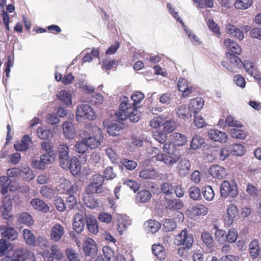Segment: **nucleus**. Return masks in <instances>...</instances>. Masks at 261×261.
<instances>
[{
  "label": "nucleus",
  "instance_id": "29",
  "mask_svg": "<svg viewBox=\"0 0 261 261\" xmlns=\"http://www.w3.org/2000/svg\"><path fill=\"white\" fill-rule=\"evenodd\" d=\"M170 136L175 146H183L187 142L186 136L180 133H174Z\"/></svg>",
  "mask_w": 261,
  "mask_h": 261
},
{
  "label": "nucleus",
  "instance_id": "41",
  "mask_svg": "<svg viewBox=\"0 0 261 261\" xmlns=\"http://www.w3.org/2000/svg\"><path fill=\"white\" fill-rule=\"evenodd\" d=\"M230 151L234 155L241 156L245 152L244 147L240 143H236L229 146Z\"/></svg>",
  "mask_w": 261,
  "mask_h": 261
},
{
  "label": "nucleus",
  "instance_id": "40",
  "mask_svg": "<svg viewBox=\"0 0 261 261\" xmlns=\"http://www.w3.org/2000/svg\"><path fill=\"white\" fill-rule=\"evenodd\" d=\"M185 32L190 39L191 42L195 45H200L202 44V41L199 39V38L194 34L192 31L188 29L186 25L184 24V25H182Z\"/></svg>",
  "mask_w": 261,
  "mask_h": 261
},
{
  "label": "nucleus",
  "instance_id": "42",
  "mask_svg": "<svg viewBox=\"0 0 261 261\" xmlns=\"http://www.w3.org/2000/svg\"><path fill=\"white\" fill-rule=\"evenodd\" d=\"M37 136L43 140L48 139L52 137V132L50 129L44 127H39L36 130Z\"/></svg>",
  "mask_w": 261,
  "mask_h": 261
},
{
  "label": "nucleus",
  "instance_id": "7",
  "mask_svg": "<svg viewBox=\"0 0 261 261\" xmlns=\"http://www.w3.org/2000/svg\"><path fill=\"white\" fill-rule=\"evenodd\" d=\"M176 172L180 178H184L188 176L191 171V163L186 158H181L177 163L176 168Z\"/></svg>",
  "mask_w": 261,
  "mask_h": 261
},
{
  "label": "nucleus",
  "instance_id": "25",
  "mask_svg": "<svg viewBox=\"0 0 261 261\" xmlns=\"http://www.w3.org/2000/svg\"><path fill=\"white\" fill-rule=\"evenodd\" d=\"M161 224L154 220H149L144 224V229L147 233H155L161 228Z\"/></svg>",
  "mask_w": 261,
  "mask_h": 261
},
{
  "label": "nucleus",
  "instance_id": "1",
  "mask_svg": "<svg viewBox=\"0 0 261 261\" xmlns=\"http://www.w3.org/2000/svg\"><path fill=\"white\" fill-rule=\"evenodd\" d=\"M164 144L163 149L167 154L162 153L157 147H152L151 150L154 154L153 157L156 160L163 162L167 165H172L177 163L179 159V157L174 155L175 152V146L173 143L169 142Z\"/></svg>",
  "mask_w": 261,
  "mask_h": 261
},
{
  "label": "nucleus",
  "instance_id": "44",
  "mask_svg": "<svg viewBox=\"0 0 261 261\" xmlns=\"http://www.w3.org/2000/svg\"><path fill=\"white\" fill-rule=\"evenodd\" d=\"M17 232L16 230L12 227H7L2 233L3 238L9 240H14L17 237Z\"/></svg>",
  "mask_w": 261,
  "mask_h": 261
},
{
  "label": "nucleus",
  "instance_id": "28",
  "mask_svg": "<svg viewBox=\"0 0 261 261\" xmlns=\"http://www.w3.org/2000/svg\"><path fill=\"white\" fill-rule=\"evenodd\" d=\"M210 173L214 177L218 179L223 178L226 175L225 168L219 165L212 166L210 169Z\"/></svg>",
  "mask_w": 261,
  "mask_h": 261
},
{
  "label": "nucleus",
  "instance_id": "57",
  "mask_svg": "<svg viewBox=\"0 0 261 261\" xmlns=\"http://www.w3.org/2000/svg\"><path fill=\"white\" fill-rule=\"evenodd\" d=\"M226 55L227 58L234 67L241 65L242 62L241 60L238 57V55L230 53H226Z\"/></svg>",
  "mask_w": 261,
  "mask_h": 261
},
{
  "label": "nucleus",
  "instance_id": "5",
  "mask_svg": "<svg viewBox=\"0 0 261 261\" xmlns=\"http://www.w3.org/2000/svg\"><path fill=\"white\" fill-rule=\"evenodd\" d=\"M56 152L60 166L62 168L67 167L68 161L71 158L70 156L69 148L67 145L65 144L58 145Z\"/></svg>",
  "mask_w": 261,
  "mask_h": 261
},
{
  "label": "nucleus",
  "instance_id": "30",
  "mask_svg": "<svg viewBox=\"0 0 261 261\" xmlns=\"http://www.w3.org/2000/svg\"><path fill=\"white\" fill-rule=\"evenodd\" d=\"M151 194L148 190H142L137 194L136 200L138 203H146L151 199Z\"/></svg>",
  "mask_w": 261,
  "mask_h": 261
},
{
  "label": "nucleus",
  "instance_id": "59",
  "mask_svg": "<svg viewBox=\"0 0 261 261\" xmlns=\"http://www.w3.org/2000/svg\"><path fill=\"white\" fill-rule=\"evenodd\" d=\"M165 120L164 114L160 115L159 117L153 118L150 122V125L153 128H158L162 126L163 123Z\"/></svg>",
  "mask_w": 261,
  "mask_h": 261
},
{
  "label": "nucleus",
  "instance_id": "13",
  "mask_svg": "<svg viewBox=\"0 0 261 261\" xmlns=\"http://www.w3.org/2000/svg\"><path fill=\"white\" fill-rule=\"evenodd\" d=\"M208 136L211 140L221 143H225L228 140L227 135L218 129H212L208 132Z\"/></svg>",
  "mask_w": 261,
  "mask_h": 261
},
{
  "label": "nucleus",
  "instance_id": "26",
  "mask_svg": "<svg viewBox=\"0 0 261 261\" xmlns=\"http://www.w3.org/2000/svg\"><path fill=\"white\" fill-rule=\"evenodd\" d=\"M86 225L90 232L96 234L98 231V227L95 218L92 215H88L87 217Z\"/></svg>",
  "mask_w": 261,
  "mask_h": 261
},
{
  "label": "nucleus",
  "instance_id": "10",
  "mask_svg": "<svg viewBox=\"0 0 261 261\" xmlns=\"http://www.w3.org/2000/svg\"><path fill=\"white\" fill-rule=\"evenodd\" d=\"M220 193L222 197L226 198L228 195L235 197L238 194V191L236 186H231L228 181L224 180L221 185Z\"/></svg>",
  "mask_w": 261,
  "mask_h": 261
},
{
  "label": "nucleus",
  "instance_id": "47",
  "mask_svg": "<svg viewBox=\"0 0 261 261\" xmlns=\"http://www.w3.org/2000/svg\"><path fill=\"white\" fill-rule=\"evenodd\" d=\"M10 182L11 180L9 177L4 176L0 177L1 192L2 194H5L8 192V189Z\"/></svg>",
  "mask_w": 261,
  "mask_h": 261
},
{
  "label": "nucleus",
  "instance_id": "43",
  "mask_svg": "<svg viewBox=\"0 0 261 261\" xmlns=\"http://www.w3.org/2000/svg\"><path fill=\"white\" fill-rule=\"evenodd\" d=\"M120 162L127 170L130 171L135 170L138 165L136 161L126 158L121 159Z\"/></svg>",
  "mask_w": 261,
  "mask_h": 261
},
{
  "label": "nucleus",
  "instance_id": "60",
  "mask_svg": "<svg viewBox=\"0 0 261 261\" xmlns=\"http://www.w3.org/2000/svg\"><path fill=\"white\" fill-rule=\"evenodd\" d=\"M102 69L108 71L116 67L117 64L115 60L107 58L102 62Z\"/></svg>",
  "mask_w": 261,
  "mask_h": 261
},
{
  "label": "nucleus",
  "instance_id": "2",
  "mask_svg": "<svg viewBox=\"0 0 261 261\" xmlns=\"http://www.w3.org/2000/svg\"><path fill=\"white\" fill-rule=\"evenodd\" d=\"M91 133L84 132L82 136L83 141H84L88 147L91 149L97 148L103 140V136L101 129L97 126H93L91 128Z\"/></svg>",
  "mask_w": 261,
  "mask_h": 261
},
{
  "label": "nucleus",
  "instance_id": "51",
  "mask_svg": "<svg viewBox=\"0 0 261 261\" xmlns=\"http://www.w3.org/2000/svg\"><path fill=\"white\" fill-rule=\"evenodd\" d=\"M40 193L43 197L51 199L55 194V191L53 188L47 186H43L41 188Z\"/></svg>",
  "mask_w": 261,
  "mask_h": 261
},
{
  "label": "nucleus",
  "instance_id": "11",
  "mask_svg": "<svg viewBox=\"0 0 261 261\" xmlns=\"http://www.w3.org/2000/svg\"><path fill=\"white\" fill-rule=\"evenodd\" d=\"M131 104L125 101H123L119 106V111L115 113L116 118L119 120H124L127 119V116L132 110Z\"/></svg>",
  "mask_w": 261,
  "mask_h": 261
},
{
  "label": "nucleus",
  "instance_id": "48",
  "mask_svg": "<svg viewBox=\"0 0 261 261\" xmlns=\"http://www.w3.org/2000/svg\"><path fill=\"white\" fill-rule=\"evenodd\" d=\"M118 230L119 232H122L128 225L130 224L129 221L124 218L121 215L118 216L117 217Z\"/></svg>",
  "mask_w": 261,
  "mask_h": 261
},
{
  "label": "nucleus",
  "instance_id": "20",
  "mask_svg": "<svg viewBox=\"0 0 261 261\" xmlns=\"http://www.w3.org/2000/svg\"><path fill=\"white\" fill-rule=\"evenodd\" d=\"M224 44L226 48L230 51V53L240 55L242 51L240 46L236 42L230 39H225L224 41Z\"/></svg>",
  "mask_w": 261,
  "mask_h": 261
},
{
  "label": "nucleus",
  "instance_id": "19",
  "mask_svg": "<svg viewBox=\"0 0 261 261\" xmlns=\"http://www.w3.org/2000/svg\"><path fill=\"white\" fill-rule=\"evenodd\" d=\"M177 87L179 90L182 92V95L184 97L191 94L194 90V88L189 86L187 84V80L183 78L179 79L177 82Z\"/></svg>",
  "mask_w": 261,
  "mask_h": 261
},
{
  "label": "nucleus",
  "instance_id": "61",
  "mask_svg": "<svg viewBox=\"0 0 261 261\" xmlns=\"http://www.w3.org/2000/svg\"><path fill=\"white\" fill-rule=\"evenodd\" d=\"M176 223L172 219H166L163 225V229L165 231H170L175 229Z\"/></svg>",
  "mask_w": 261,
  "mask_h": 261
},
{
  "label": "nucleus",
  "instance_id": "3",
  "mask_svg": "<svg viewBox=\"0 0 261 261\" xmlns=\"http://www.w3.org/2000/svg\"><path fill=\"white\" fill-rule=\"evenodd\" d=\"M174 243L177 246H182L178 250V254L181 256L184 253L183 250H188L192 247L193 243V236L191 234L188 233L187 229H184L176 235Z\"/></svg>",
  "mask_w": 261,
  "mask_h": 261
},
{
  "label": "nucleus",
  "instance_id": "16",
  "mask_svg": "<svg viewBox=\"0 0 261 261\" xmlns=\"http://www.w3.org/2000/svg\"><path fill=\"white\" fill-rule=\"evenodd\" d=\"M165 202L166 207L171 211L181 210L184 206V202L176 198H166Z\"/></svg>",
  "mask_w": 261,
  "mask_h": 261
},
{
  "label": "nucleus",
  "instance_id": "37",
  "mask_svg": "<svg viewBox=\"0 0 261 261\" xmlns=\"http://www.w3.org/2000/svg\"><path fill=\"white\" fill-rule=\"evenodd\" d=\"M190 197L193 200H200L201 199V192L200 189L196 186H191L188 190Z\"/></svg>",
  "mask_w": 261,
  "mask_h": 261
},
{
  "label": "nucleus",
  "instance_id": "56",
  "mask_svg": "<svg viewBox=\"0 0 261 261\" xmlns=\"http://www.w3.org/2000/svg\"><path fill=\"white\" fill-rule=\"evenodd\" d=\"M167 7L168 9L169 13L182 25H184V22L180 17L178 16V12L175 11V7L170 3L167 4Z\"/></svg>",
  "mask_w": 261,
  "mask_h": 261
},
{
  "label": "nucleus",
  "instance_id": "12",
  "mask_svg": "<svg viewBox=\"0 0 261 261\" xmlns=\"http://www.w3.org/2000/svg\"><path fill=\"white\" fill-rule=\"evenodd\" d=\"M65 232L64 227L59 223L55 224L51 228L50 237L51 241L54 242L60 241Z\"/></svg>",
  "mask_w": 261,
  "mask_h": 261
},
{
  "label": "nucleus",
  "instance_id": "24",
  "mask_svg": "<svg viewBox=\"0 0 261 261\" xmlns=\"http://www.w3.org/2000/svg\"><path fill=\"white\" fill-rule=\"evenodd\" d=\"M204 105V100L201 97H197L191 100L189 106L194 115L197 114Z\"/></svg>",
  "mask_w": 261,
  "mask_h": 261
},
{
  "label": "nucleus",
  "instance_id": "9",
  "mask_svg": "<svg viewBox=\"0 0 261 261\" xmlns=\"http://www.w3.org/2000/svg\"><path fill=\"white\" fill-rule=\"evenodd\" d=\"M50 152L45 153L40 157L39 159L33 160L32 162V167L40 170L45 169L46 165L50 164L54 160V158Z\"/></svg>",
  "mask_w": 261,
  "mask_h": 261
},
{
  "label": "nucleus",
  "instance_id": "35",
  "mask_svg": "<svg viewBox=\"0 0 261 261\" xmlns=\"http://www.w3.org/2000/svg\"><path fill=\"white\" fill-rule=\"evenodd\" d=\"M23 236L27 244L33 246L36 245V242L35 236L31 230L27 229H23Z\"/></svg>",
  "mask_w": 261,
  "mask_h": 261
},
{
  "label": "nucleus",
  "instance_id": "14",
  "mask_svg": "<svg viewBox=\"0 0 261 261\" xmlns=\"http://www.w3.org/2000/svg\"><path fill=\"white\" fill-rule=\"evenodd\" d=\"M68 161L67 167L62 168L65 170L69 169L71 174L74 176L79 175L81 172V166L78 159L72 156Z\"/></svg>",
  "mask_w": 261,
  "mask_h": 261
},
{
  "label": "nucleus",
  "instance_id": "33",
  "mask_svg": "<svg viewBox=\"0 0 261 261\" xmlns=\"http://www.w3.org/2000/svg\"><path fill=\"white\" fill-rule=\"evenodd\" d=\"M63 133L67 139H70L73 137L74 129L72 123L65 121L62 125Z\"/></svg>",
  "mask_w": 261,
  "mask_h": 261
},
{
  "label": "nucleus",
  "instance_id": "62",
  "mask_svg": "<svg viewBox=\"0 0 261 261\" xmlns=\"http://www.w3.org/2000/svg\"><path fill=\"white\" fill-rule=\"evenodd\" d=\"M208 29L217 35H220L221 32L219 25L212 19H209L207 21Z\"/></svg>",
  "mask_w": 261,
  "mask_h": 261
},
{
  "label": "nucleus",
  "instance_id": "63",
  "mask_svg": "<svg viewBox=\"0 0 261 261\" xmlns=\"http://www.w3.org/2000/svg\"><path fill=\"white\" fill-rule=\"evenodd\" d=\"M19 221L21 223L25 224L28 226L33 224V220L32 216L27 213H23L19 216Z\"/></svg>",
  "mask_w": 261,
  "mask_h": 261
},
{
  "label": "nucleus",
  "instance_id": "27",
  "mask_svg": "<svg viewBox=\"0 0 261 261\" xmlns=\"http://www.w3.org/2000/svg\"><path fill=\"white\" fill-rule=\"evenodd\" d=\"M31 204L36 210L43 213H46L49 210V207L48 205L43 200L39 198L33 199L31 201Z\"/></svg>",
  "mask_w": 261,
  "mask_h": 261
},
{
  "label": "nucleus",
  "instance_id": "4",
  "mask_svg": "<svg viewBox=\"0 0 261 261\" xmlns=\"http://www.w3.org/2000/svg\"><path fill=\"white\" fill-rule=\"evenodd\" d=\"M76 118L78 122H81L85 119L89 120H94L96 115L90 106L82 104L77 106Z\"/></svg>",
  "mask_w": 261,
  "mask_h": 261
},
{
  "label": "nucleus",
  "instance_id": "21",
  "mask_svg": "<svg viewBox=\"0 0 261 261\" xmlns=\"http://www.w3.org/2000/svg\"><path fill=\"white\" fill-rule=\"evenodd\" d=\"M248 250L252 259H254L258 257L260 250L258 240L254 239L249 243Z\"/></svg>",
  "mask_w": 261,
  "mask_h": 261
},
{
  "label": "nucleus",
  "instance_id": "17",
  "mask_svg": "<svg viewBox=\"0 0 261 261\" xmlns=\"http://www.w3.org/2000/svg\"><path fill=\"white\" fill-rule=\"evenodd\" d=\"M165 120L163 123V131L166 134L172 133L176 128L175 121L172 120L171 117L168 114H164Z\"/></svg>",
  "mask_w": 261,
  "mask_h": 261
},
{
  "label": "nucleus",
  "instance_id": "64",
  "mask_svg": "<svg viewBox=\"0 0 261 261\" xmlns=\"http://www.w3.org/2000/svg\"><path fill=\"white\" fill-rule=\"evenodd\" d=\"M103 253L106 258L108 261H114L115 259V255L114 251L108 246L103 247Z\"/></svg>",
  "mask_w": 261,
  "mask_h": 261
},
{
  "label": "nucleus",
  "instance_id": "18",
  "mask_svg": "<svg viewBox=\"0 0 261 261\" xmlns=\"http://www.w3.org/2000/svg\"><path fill=\"white\" fill-rule=\"evenodd\" d=\"M226 30L227 33L239 40H242L244 38L243 33L233 24L228 23L226 25Z\"/></svg>",
  "mask_w": 261,
  "mask_h": 261
},
{
  "label": "nucleus",
  "instance_id": "39",
  "mask_svg": "<svg viewBox=\"0 0 261 261\" xmlns=\"http://www.w3.org/2000/svg\"><path fill=\"white\" fill-rule=\"evenodd\" d=\"M34 174L33 171L28 166L21 167V177L27 181H30L34 179Z\"/></svg>",
  "mask_w": 261,
  "mask_h": 261
},
{
  "label": "nucleus",
  "instance_id": "50",
  "mask_svg": "<svg viewBox=\"0 0 261 261\" xmlns=\"http://www.w3.org/2000/svg\"><path fill=\"white\" fill-rule=\"evenodd\" d=\"M102 191V188L91 182L87 186L86 188V194L92 195L94 193H100Z\"/></svg>",
  "mask_w": 261,
  "mask_h": 261
},
{
  "label": "nucleus",
  "instance_id": "15",
  "mask_svg": "<svg viewBox=\"0 0 261 261\" xmlns=\"http://www.w3.org/2000/svg\"><path fill=\"white\" fill-rule=\"evenodd\" d=\"M238 215V211L236 206L234 204H230L227 210V214L225 217V223L230 225L232 224L234 218Z\"/></svg>",
  "mask_w": 261,
  "mask_h": 261
},
{
  "label": "nucleus",
  "instance_id": "53",
  "mask_svg": "<svg viewBox=\"0 0 261 261\" xmlns=\"http://www.w3.org/2000/svg\"><path fill=\"white\" fill-rule=\"evenodd\" d=\"M244 67L248 74L254 78H257V71L253 63L249 61L245 62Z\"/></svg>",
  "mask_w": 261,
  "mask_h": 261
},
{
  "label": "nucleus",
  "instance_id": "6",
  "mask_svg": "<svg viewBox=\"0 0 261 261\" xmlns=\"http://www.w3.org/2000/svg\"><path fill=\"white\" fill-rule=\"evenodd\" d=\"M34 254L29 249L20 248L15 250L14 253V258L10 256H6L3 258L2 261H23L25 258L33 259Z\"/></svg>",
  "mask_w": 261,
  "mask_h": 261
},
{
  "label": "nucleus",
  "instance_id": "34",
  "mask_svg": "<svg viewBox=\"0 0 261 261\" xmlns=\"http://www.w3.org/2000/svg\"><path fill=\"white\" fill-rule=\"evenodd\" d=\"M83 201L85 205L90 208H95L98 206L97 199L92 195L86 194L84 197Z\"/></svg>",
  "mask_w": 261,
  "mask_h": 261
},
{
  "label": "nucleus",
  "instance_id": "32",
  "mask_svg": "<svg viewBox=\"0 0 261 261\" xmlns=\"http://www.w3.org/2000/svg\"><path fill=\"white\" fill-rule=\"evenodd\" d=\"M207 210V208L203 204H196L191 206L190 212L194 216H200L205 215Z\"/></svg>",
  "mask_w": 261,
  "mask_h": 261
},
{
  "label": "nucleus",
  "instance_id": "31",
  "mask_svg": "<svg viewBox=\"0 0 261 261\" xmlns=\"http://www.w3.org/2000/svg\"><path fill=\"white\" fill-rule=\"evenodd\" d=\"M157 177L155 170L152 168L143 169L139 173V177L143 179H154Z\"/></svg>",
  "mask_w": 261,
  "mask_h": 261
},
{
  "label": "nucleus",
  "instance_id": "22",
  "mask_svg": "<svg viewBox=\"0 0 261 261\" xmlns=\"http://www.w3.org/2000/svg\"><path fill=\"white\" fill-rule=\"evenodd\" d=\"M123 128V124L118 121L111 123L107 127V132L111 136H118L120 135Z\"/></svg>",
  "mask_w": 261,
  "mask_h": 261
},
{
  "label": "nucleus",
  "instance_id": "23",
  "mask_svg": "<svg viewBox=\"0 0 261 261\" xmlns=\"http://www.w3.org/2000/svg\"><path fill=\"white\" fill-rule=\"evenodd\" d=\"M177 115L180 119H190L193 115L189 106L182 105L178 108L176 112Z\"/></svg>",
  "mask_w": 261,
  "mask_h": 261
},
{
  "label": "nucleus",
  "instance_id": "54",
  "mask_svg": "<svg viewBox=\"0 0 261 261\" xmlns=\"http://www.w3.org/2000/svg\"><path fill=\"white\" fill-rule=\"evenodd\" d=\"M136 108L133 107L132 110L130 111L127 116V118H128L131 122H137L141 117V114L138 111Z\"/></svg>",
  "mask_w": 261,
  "mask_h": 261
},
{
  "label": "nucleus",
  "instance_id": "45",
  "mask_svg": "<svg viewBox=\"0 0 261 261\" xmlns=\"http://www.w3.org/2000/svg\"><path fill=\"white\" fill-rule=\"evenodd\" d=\"M202 194L207 201H212L215 196L214 191L211 186H208L202 189Z\"/></svg>",
  "mask_w": 261,
  "mask_h": 261
},
{
  "label": "nucleus",
  "instance_id": "36",
  "mask_svg": "<svg viewBox=\"0 0 261 261\" xmlns=\"http://www.w3.org/2000/svg\"><path fill=\"white\" fill-rule=\"evenodd\" d=\"M57 96L66 105L68 106L72 104L71 95L67 91H61L57 94Z\"/></svg>",
  "mask_w": 261,
  "mask_h": 261
},
{
  "label": "nucleus",
  "instance_id": "8",
  "mask_svg": "<svg viewBox=\"0 0 261 261\" xmlns=\"http://www.w3.org/2000/svg\"><path fill=\"white\" fill-rule=\"evenodd\" d=\"M83 250L86 257H89L90 259L96 257L97 248L95 241L90 238H88L84 243Z\"/></svg>",
  "mask_w": 261,
  "mask_h": 261
},
{
  "label": "nucleus",
  "instance_id": "38",
  "mask_svg": "<svg viewBox=\"0 0 261 261\" xmlns=\"http://www.w3.org/2000/svg\"><path fill=\"white\" fill-rule=\"evenodd\" d=\"M152 251L153 254L160 260H162L165 258V252L163 246L160 245H154L152 247Z\"/></svg>",
  "mask_w": 261,
  "mask_h": 261
},
{
  "label": "nucleus",
  "instance_id": "58",
  "mask_svg": "<svg viewBox=\"0 0 261 261\" xmlns=\"http://www.w3.org/2000/svg\"><path fill=\"white\" fill-rule=\"evenodd\" d=\"M65 252L69 261H81L78 253L74 250L67 248L66 249Z\"/></svg>",
  "mask_w": 261,
  "mask_h": 261
},
{
  "label": "nucleus",
  "instance_id": "55",
  "mask_svg": "<svg viewBox=\"0 0 261 261\" xmlns=\"http://www.w3.org/2000/svg\"><path fill=\"white\" fill-rule=\"evenodd\" d=\"M116 175L113 168L111 166H108L103 170L102 176L105 179L112 180L116 177Z\"/></svg>",
  "mask_w": 261,
  "mask_h": 261
},
{
  "label": "nucleus",
  "instance_id": "49",
  "mask_svg": "<svg viewBox=\"0 0 261 261\" xmlns=\"http://www.w3.org/2000/svg\"><path fill=\"white\" fill-rule=\"evenodd\" d=\"M204 143V139L202 137L196 135L193 137L191 142V147L193 149H196L200 147Z\"/></svg>",
  "mask_w": 261,
  "mask_h": 261
},
{
  "label": "nucleus",
  "instance_id": "46",
  "mask_svg": "<svg viewBox=\"0 0 261 261\" xmlns=\"http://www.w3.org/2000/svg\"><path fill=\"white\" fill-rule=\"evenodd\" d=\"M252 2V0H236L234 6L237 9L245 10L250 7Z\"/></svg>",
  "mask_w": 261,
  "mask_h": 261
},
{
  "label": "nucleus",
  "instance_id": "52",
  "mask_svg": "<svg viewBox=\"0 0 261 261\" xmlns=\"http://www.w3.org/2000/svg\"><path fill=\"white\" fill-rule=\"evenodd\" d=\"M213 149L214 151L218 152V157L221 161H224L229 156V148L224 147L219 149V147H215Z\"/></svg>",
  "mask_w": 261,
  "mask_h": 261
}]
</instances>
